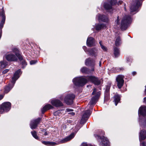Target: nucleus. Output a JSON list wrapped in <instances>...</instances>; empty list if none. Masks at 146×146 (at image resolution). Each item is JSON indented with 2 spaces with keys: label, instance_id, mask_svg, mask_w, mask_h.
Instances as JSON below:
<instances>
[{
  "label": "nucleus",
  "instance_id": "nucleus-11",
  "mask_svg": "<svg viewBox=\"0 0 146 146\" xmlns=\"http://www.w3.org/2000/svg\"><path fill=\"white\" fill-rule=\"evenodd\" d=\"M124 76L122 75H118L116 78V80L117 82V85L119 89L121 88L123 86L124 82Z\"/></svg>",
  "mask_w": 146,
  "mask_h": 146
},
{
  "label": "nucleus",
  "instance_id": "nucleus-12",
  "mask_svg": "<svg viewBox=\"0 0 146 146\" xmlns=\"http://www.w3.org/2000/svg\"><path fill=\"white\" fill-rule=\"evenodd\" d=\"M13 51L14 52L16 56L18 58L21 60V64L23 66H26L27 65V63L24 60H23V58L22 56L21 55L20 52L19 50L17 48H14L13 49Z\"/></svg>",
  "mask_w": 146,
  "mask_h": 146
},
{
  "label": "nucleus",
  "instance_id": "nucleus-38",
  "mask_svg": "<svg viewBox=\"0 0 146 146\" xmlns=\"http://www.w3.org/2000/svg\"><path fill=\"white\" fill-rule=\"evenodd\" d=\"M9 71V70L8 69H6L4 70L3 72L2 73L3 74H5L7 73Z\"/></svg>",
  "mask_w": 146,
  "mask_h": 146
},
{
  "label": "nucleus",
  "instance_id": "nucleus-32",
  "mask_svg": "<svg viewBox=\"0 0 146 146\" xmlns=\"http://www.w3.org/2000/svg\"><path fill=\"white\" fill-rule=\"evenodd\" d=\"M120 19L119 18V16L117 17V19L115 21V23L116 24V25L117 26H120V22H119Z\"/></svg>",
  "mask_w": 146,
  "mask_h": 146
},
{
  "label": "nucleus",
  "instance_id": "nucleus-44",
  "mask_svg": "<svg viewBox=\"0 0 146 146\" xmlns=\"http://www.w3.org/2000/svg\"><path fill=\"white\" fill-rule=\"evenodd\" d=\"M60 112V111H57L54 113V115H56L58 113Z\"/></svg>",
  "mask_w": 146,
  "mask_h": 146
},
{
  "label": "nucleus",
  "instance_id": "nucleus-18",
  "mask_svg": "<svg viewBox=\"0 0 146 146\" xmlns=\"http://www.w3.org/2000/svg\"><path fill=\"white\" fill-rule=\"evenodd\" d=\"M51 103L53 106L56 107L62 106H63V104L62 102L58 100H51Z\"/></svg>",
  "mask_w": 146,
  "mask_h": 146
},
{
  "label": "nucleus",
  "instance_id": "nucleus-7",
  "mask_svg": "<svg viewBox=\"0 0 146 146\" xmlns=\"http://www.w3.org/2000/svg\"><path fill=\"white\" fill-rule=\"evenodd\" d=\"M96 89L94 88L92 94L93 95H95L92 98L88 106V108L90 107V108L91 110H92L93 108L92 105L96 104L99 98L100 94V91H98L97 92H96Z\"/></svg>",
  "mask_w": 146,
  "mask_h": 146
},
{
  "label": "nucleus",
  "instance_id": "nucleus-8",
  "mask_svg": "<svg viewBox=\"0 0 146 146\" xmlns=\"http://www.w3.org/2000/svg\"><path fill=\"white\" fill-rule=\"evenodd\" d=\"M11 107V104L10 102H7L2 103L0 108V113L2 114L9 111Z\"/></svg>",
  "mask_w": 146,
  "mask_h": 146
},
{
  "label": "nucleus",
  "instance_id": "nucleus-31",
  "mask_svg": "<svg viewBox=\"0 0 146 146\" xmlns=\"http://www.w3.org/2000/svg\"><path fill=\"white\" fill-rule=\"evenodd\" d=\"M31 134L33 136V137L34 138H35L36 139L38 140L39 139V138L38 136L37 135L36 132L34 131L33 132H31Z\"/></svg>",
  "mask_w": 146,
  "mask_h": 146
},
{
  "label": "nucleus",
  "instance_id": "nucleus-51",
  "mask_svg": "<svg viewBox=\"0 0 146 146\" xmlns=\"http://www.w3.org/2000/svg\"><path fill=\"white\" fill-rule=\"evenodd\" d=\"M119 69L120 70H121L123 69V68H119Z\"/></svg>",
  "mask_w": 146,
  "mask_h": 146
},
{
  "label": "nucleus",
  "instance_id": "nucleus-2",
  "mask_svg": "<svg viewBox=\"0 0 146 146\" xmlns=\"http://www.w3.org/2000/svg\"><path fill=\"white\" fill-rule=\"evenodd\" d=\"M75 133H72L69 136L66 137L64 139L60 140L57 143L53 142L43 141L42 143L46 145L50 146H53L57 145L66 143L72 139L75 136Z\"/></svg>",
  "mask_w": 146,
  "mask_h": 146
},
{
  "label": "nucleus",
  "instance_id": "nucleus-21",
  "mask_svg": "<svg viewBox=\"0 0 146 146\" xmlns=\"http://www.w3.org/2000/svg\"><path fill=\"white\" fill-rule=\"evenodd\" d=\"M95 61L90 58L87 59L85 62V64L86 66H93L95 65Z\"/></svg>",
  "mask_w": 146,
  "mask_h": 146
},
{
  "label": "nucleus",
  "instance_id": "nucleus-26",
  "mask_svg": "<svg viewBox=\"0 0 146 146\" xmlns=\"http://www.w3.org/2000/svg\"><path fill=\"white\" fill-rule=\"evenodd\" d=\"M120 96L117 94H116L114 96V102L115 105L116 106L120 100Z\"/></svg>",
  "mask_w": 146,
  "mask_h": 146
},
{
  "label": "nucleus",
  "instance_id": "nucleus-50",
  "mask_svg": "<svg viewBox=\"0 0 146 146\" xmlns=\"http://www.w3.org/2000/svg\"><path fill=\"white\" fill-rule=\"evenodd\" d=\"M101 61H100V62H99V66H101Z\"/></svg>",
  "mask_w": 146,
  "mask_h": 146
},
{
  "label": "nucleus",
  "instance_id": "nucleus-22",
  "mask_svg": "<svg viewBox=\"0 0 146 146\" xmlns=\"http://www.w3.org/2000/svg\"><path fill=\"white\" fill-rule=\"evenodd\" d=\"M88 52L90 54L96 57L97 55L98 49L96 48L89 49H88Z\"/></svg>",
  "mask_w": 146,
  "mask_h": 146
},
{
  "label": "nucleus",
  "instance_id": "nucleus-3",
  "mask_svg": "<svg viewBox=\"0 0 146 146\" xmlns=\"http://www.w3.org/2000/svg\"><path fill=\"white\" fill-rule=\"evenodd\" d=\"M21 72L20 69H19L14 74L13 77L12 78L11 81L12 84H9L5 88V92L6 93H8L13 87L16 81L20 77V74Z\"/></svg>",
  "mask_w": 146,
  "mask_h": 146
},
{
  "label": "nucleus",
  "instance_id": "nucleus-40",
  "mask_svg": "<svg viewBox=\"0 0 146 146\" xmlns=\"http://www.w3.org/2000/svg\"><path fill=\"white\" fill-rule=\"evenodd\" d=\"M73 111V110L72 109L68 108L66 109V111L67 112H69V111Z\"/></svg>",
  "mask_w": 146,
  "mask_h": 146
},
{
  "label": "nucleus",
  "instance_id": "nucleus-55",
  "mask_svg": "<svg viewBox=\"0 0 146 146\" xmlns=\"http://www.w3.org/2000/svg\"><path fill=\"white\" fill-rule=\"evenodd\" d=\"M23 68H24V67H23Z\"/></svg>",
  "mask_w": 146,
  "mask_h": 146
},
{
  "label": "nucleus",
  "instance_id": "nucleus-45",
  "mask_svg": "<svg viewBox=\"0 0 146 146\" xmlns=\"http://www.w3.org/2000/svg\"><path fill=\"white\" fill-rule=\"evenodd\" d=\"M94 71V67H93L92 69H91V70H90V73L92 71Z\"/></svg>",
  "mask_w": 146,
  "mask_h": 146
},
{
  "label": "nucleus",
  "instance_id": "nucleus-15",
  "mask_svg": "<svg viewBox=\"0 0 146 146\" xmlns=\"http://www.w3.org/2000/svg\"><path fill=\"white\" fill-rule=\"evenodd\" d=\"M41 119V118H38L31 121L30 124L31 128L32 129H35L37 127L38 124L40 123Z\"/></svg>",
  "mask_w": 146,
  "mask_h": 146
},
{
  "label": "nucleus",
  "instance_id": "nucleus-5",
  "mask_svg": "<svg viewBox=\"0 0 146 146\" xmlns=\"http://www.w3.org/2000/svg\"><path fill=\"white\" fill-rule=\"evenodd\" d=\"M131 21V18L129 15H125L122 19L120 23V28L122 30H126L128 27Z\"/></svg>",
  "mask_w": 146,
  "mask_h": 146
},
{
  "label": "nucleus",
  "instance_id": "nucleus-34",
  "mask_svg": "<svg viewBox=\"0 0 146 146\" xmlns=\"http://www.w3.org/2000/svg\"><path fill=\"white\" fill-rule=\"evenodd\" d=\"M109 93H105L104 98L106 99H108L109 98Z\"/></svg>",
  "mask_w": 146,
  "mask_h": 146
},
{
  "label": "nucleus",
  "instance_id": "nucleus-28",
  "mask_svg": "<svg viewBox=\"0 0 146 146\" xmlns=\"http://www.w3.org/2000/svg\"><path fill=\"white\" fill-rule=\"evenodd\" d=\"M114 54L115 58L117 57L119 55V48L115 47L114 48Z\"/></svg>",
  "mask_w": 146,
  "mask_h": 146
},
{
  "label": "nucleus",
  "instance_id": "nucleus-17",
  "mask_svg": "<svg viewBox=\"0 0 146 146\" xmlns=\"http://www.w3.org/2000/svg\"><path fill=\"white\" fill-rule=\"evenodd\" d=\"M91 111L90 110H87L84 111L81 119V121L83 120L85 121L88 118L90 115Z\"/></svg>",
  "mask_w": 146,
  "mask_h": 146
},
{
  "label": "nucleus",
  "instance_id": "nucleus-36",
  "mask_svg": "<svg viewBox=\"0 0 146 146\" xmlns=\"http://www.w3.org/2000/svg\"><path fill=\"white\" fill-rule=\"evenodd\" d=\"M37 62V61L36 60H32L30 61V63L31 64H35Z\"/></svg>",
  "mask_w": 146,
  "mask_h": 146
},
{
  "label": "nucleus",
  "instance_id": "nucleus-29",
  "mask_svg": "<svg viewBox=\"0 0 146 146\" xmlns=\"http://www.w3.org/2000/svg\"><path fill=\"white\" fill-rule=\"evenodd\" d=\"M81 72L83 73L89 74L90 72L89 69L86 67H83L81 69Z\"/></svg>",
  "mask_w": 146,
  "mask_h": 146
},
{
  "label": "nucleus",
  "instance_id": "nucleus-35",
  "mask_svg": "<svg viewBox=\"0 0 146 146\" xmlns=\"http://www.w3.org/2000/svg\"><path fill=\"white\" fill-rule=\"evenodd\" d=\"M102 49L104 51H106L107 50V48L105 46H104L102 45L101 46Z\"/></svg>",
  "mask_w": 146,
  "mask_h": 146
},
{
  "label": "nucleus",
  "instance_id": "nucleus-39",
  "mask_svg": "<svg viewBox=\"0 0 146 146\" xmlns=\"http://www.w3.org/2000/svg\"><path fill=\"white\" fill-rule=\"evenodd\" d=\"M83 48L84 50L86 52H87V51L88 52V50H87V47L86 46H83Z\"/></svg>",
  "mask_w": 146,
  "mask_h": 146
},
{
  "label": "nucleus",
  "instance_id": "nucleus-47",
  "mask_svg": "<svg viewBox=\"0 0 146 146\" xmlns=\"http://www.w3.org/2000/svg\"><path fill=\"white\" fill-rule=\"evenodd\" d=\"M99 44L100 45V46H101L102 45H103L102 44V42L101 41H100L99 42Z\"/></svg>",
  "mask_w": 146,
  "mask_h": 146
},
{
  "label": "nucleus",
  "instance_id": "nucleus-23",
  "mask_svg": "<svg viewBox=\"0 0 146 146\" xmlns=\"http://www.w3.org/2000/svg\"><path fill=\"white\" fill-rule=\"evenodd\" d=\"M95 28L96 30L99 31L102 29L106 28V26L105 25L103 24H95Z\"/></svg>",
  "mask_w": 146,
  "mask_h": 146
},
{
  "label": "nucleus",
  "instance_id": "nucleus-13",
  "mask_svg": "<svg viewBox=\"0 0 146 146\" xmlns=\"http://www.w3.org/2000/svg\"><path fill=\"white\" fill-rule=\"evenodd\" d=\"M146 137V131L145 130H142L139 133V138L140 142V146H146L145 143L141 142V141L144 140Z\"/></svg>",
  "mask_w": 146,
  "mask_h": 146
},
{
  "label": "nucleus",
  "instance_id": "nucleus-10",
  "mask_svg": "<svg viewBox=\"0 0 146 146\" xmlns=\"http://www.w3.org/2000/svg\"><path fill=\"white\" fill-rule=\"evenodd\" d=\"M75 97L74 95L73 94H68L64 98V102L68 105L71 104L73 103V100Z\"/></svg>",
  "mask_w": 146,
  "mask_h": 146
},
{
  "label": "nucleus",
  "instance_id": "nucleus-24",
  "mask_svg": "<svg viewBox=\"0 0 146 146\" xmlns=\"http://www.w3.org/2000/svg\"><path fill=\"white\" fill-rule=\"evenodd\" d=\"M52 108L53 107L50 104H46L41 109L42 113L43 114L47 110Z\"/></svg>",
  "mask_w": 146,
  "mask_h": 146
},
{
  "label": "nucleus",
  "instance_id": "nucleus-6",
  "mask_svg": "<svg viewBox=\"0 0 146 146\" xmlns=\"http://www.w3.org/2000/svg\"><path fill=\"white\" fill-rule=\"evenodd\" d=\"M123 2L120 1L118 2L116 0H109L107 3H104L103 6L105 9L108 11L111 12L112 10V6L117 4L118 5L121 4Z\"/></svg>",
  "mask_w": 146,
  "mask_h": 146
},
{
  "label": "nucleus",
  "instance_id": "nucleus-33",
  "mask_svg": "<svg viewBox=\"0 0 146 146\" xmlns=\"http://www.w3.org/2000/svg\"><path fill=\"white\" fill-rule=\"evenodd\" d=\"M81 146H93L90 144L87 143H83L82 144Z\"/></svg>",
  "mask_w": 146,
  "mask_h": 146
},
{
  "label": "nucleus",
  "instance_id": "nucleus-54",
  "mask_svg": "<svg viewBox=\"0 0 146 146\" xmlns=\"http://www.w3.org/2000/svg\"><path fill=\"white\" fill-rule=\"evenodd\" d=\"M60 99L61 100H62V99H63V98H60Z\"/></svg>",
  "mask_w": 146,
  "mask_h": 146
},
{
  "label": "nucleus",
  "instance_id": "nucleus-53",
  "mask_svg": "<svg viewBox=\"0 0 146 146\" xmlns=\"http://www.w3.org/2000/svg\"><path fill=\"white\" fill-rule=\"evenodd\" d=\"M47 135V133L46 132H45V133H44V135Z\"/></svg>",
  "mask_w": 146,
  "mask_h": 146
},
{
  "label": "nucleus",
  "instance_id": "nucleus-9",
  "mask_svg": "<svg viewBox=\"0 0 146 146\" xmlns=\"http://www.w3.org/2000/svg\"><path fill=\"white\" fill-rule=\"evenodd\" d=\"M94 136L99 141H101L100 143L101 145L102 146H109V142L106 137L104 136L101 137L100 135H95Z\"/></svg>",
  "mask_w": 146,
  "mask_h": 146
},
{
  "label": "nucleus",
  "instance_id": "nucleus-30",
  "mask_svg": "<svg viewBox=\"0 0 146 146\" xmlns=\"http://www.w3.org/2000/svg\"><path fill=\"white\" fill-rule=\"evenodd\" d=\"M7 65V62L5 60L1 61L0 62V68L2 69L5 68Z\"/></svg>",
  "mask_w": 146,
  "mask_h": 146
},
{
  "label": "nucleus",
  "instance_id": "nucleus-27",
  "mask_svg": "<svg viewBox=\"0 0 146 146\" xmlns=\"http://www.w3.org/2000/svg\"><path fill=\"white\" fill-rule=\"evenodd\" d=\"M121 43L122 42L120 37L119 36L117 37L115 43V46H119Z\"/></svg>",
  "mask_w": 146,
  "mask_h": 146
},
{
  "label": "nucleus",
  "instance_id": "nucleus-4",
  "mask_svg": "<svg viewBox=\"0 0 146 146\" xmlns=\"http://www.w3.org/2000/svg\"><path fill=\"white\" fill-rule=\"evenodd\" d=\"M138 115L139 117V122L141 126L145 124L146 122L145 115H146V107L141 106L139 109Z\"/></svg>",
  "mask_w": 146,
  "mask_h": 146
},
{
  "label": "nucleus",
  "instance_id": "nucleus-42",
  "mask_svg": "<svg viewBox=\"0 0 146 146\" xmlns=\"http://www.w3.org/2000/svg\"><path fill=\"white\" fill-rule=\"evenodd\" d=\"M68 114H70V115H75V113L72 112H70V113H68Z\"/></svg>",
  "mask_w": 146,
  "mask_h": 146
},
{
  "label": "nucleus",
  "instance_id": "nucleus-16",
  "mask_svg": "<svg viewBox=\"0 0 146 146\" xmlns=\"http://www.w3.org/2000/svg\"><path fill=\"white\" fill-rule=\"evenodd\" d=\"M6 59L8 61H15L17 60V57L12 53H10L7 54L5 55Z\"/></svg>",
  "mask_w": 146,
  "mask_h": 146
},
{
  "label": "nucleus",
  "instance_id": "nucleus-20",
  "mask_svg": "<svg viewBox=\"0 0 146 146\" xmlns=\"http://www.w3.org/2000/svg\"><path fill=\"white\" fill-rule=\"evenodd\" d=\"M95 40L92 37H88L87 40L86 44L88 46H92L94 45Z\"/></svg>",
  "mask_w": 146,
  "mask_h": 146
},
{
  "label": "nucleus",
  "instance_id": "nucleus-1",
  "mask_svg": "<svg viewBox=\"0 0 146 146\" xmlns=\"http://www.w3.org/2000/svg\"><path fill=\"white\" fill-rule=\"evenodd\" d=\"M72 81L74 84L77 86H83L88 82H90L97 85L100 83V80L97 78L92 76H88L86 78L83 76L75 78Z\"/></svg>",
  "mask_w": 146,
  "mask_h": 146
},
{
  "label": "nucleus",
  "instance_id": "nucleus-19",
  "mask_svg": "<svg viewBox=\"0 0 146 146\" xmlns=\"http://www.w3.org/2000/svg\"><path fill=\"white\" fill-rule=\"evenodd\" d=\"M96 17L98 18V19L100 22L102 21L104 22H107L108 21V17L104 15L99 14L97 15Z\"/></svg>",
  "mask_w": 146,
  "mask_h": 146
},
{
  "label": "nucleus",
  "instance_id": "nucleus-52",
  "mask_svg": "<svg viewBox=\"0 0 146 146\" xmlns=\"http://www.w3.org/2000/svg\"><path fill=\"white\" fill-rule=\"evenodd\" d=\"M144 102H145V100H146V97H144Z\"/></svg>",
  "mask_w": 146,
  "mask_h": 146
},
{
  "label": "nucleus",
  "instance_id": "nucleus-14",
  "mask_svg": "<svg viewBox=\"0 0 146 146\" xmlns=\"http://www.w3.org/2000/svg\"><path fill=\"white\" fill-rule=\"evenodd\" d=\"M133 4L130 7V9L131 12L136 11H137L141 4L138 0H136L135 2H133Z\"/></svg>",
  "mask_w": 146,
  "mask_h": 146
},
{
  "label": "nucleus",
  "instance_id": "nucleus-25",
  "mask_svg": "<svg viewBox=\"0 0 146 146\" xmlns=\"http://www.w3.org/2000/svg\"><path fill=\"white\" fill-rule=\"evenodd\" d=\"M1 16L2 17V20L0 23V29H1L3 27L5 20V14L4 11H2Z\"/></svg>",
  "mask_w": 146,
  "mask_h": 146
},
{
  "label": "nucleus",
  "instance_id": "nucleus-37",
  "mask_svg": "<svg viewBox=\"0 0 146 146\" xmlns=\"http://www.w3.org/2000/svg\"><path fill=\"white\" fill-rule=\"evenodd\" d=\"M80 127L79 125H76V126L75 127V129H76L75 131H76V133L78 131V130L80 129Z\"/></svg>",
  "mask_w": 146,
  "mask_h": 146
},
{
  "label": "nucleus",
  "instance_id": "nucleus-41",
  "mask_svg": "<svg viewBox=\"0 0 146 146\" xmlns=\"http://www.w3.org/2000/svg\"><path fill=\"white\" fill-rule=\"evenodd\" d=\"M110 86H108L106 87V90H110Z\"/></svg>",
  "mask_w": 146,
  "mask_h": 146
},
{
  "label": "nucleus",
  "instance_id": "nucleus-43",
  "mask_svg": "<svg viewBox=\"0 0 146 146\" xmlns=\"http://www.w3.org/2000/svg\"><path fill=\"white\" fill-rule=\"evenodd\" d=\"M3 98V96L2 95H0V100H2Z\"/></svg>",
  "mask_w": 146,
  "mask_h": 146
},
{
  "label": "nucleus",
  "instance_id": "nucleus-48",
  "mask_svg": "<svg viewBox=\"0 0 146 146\" xmlns=\"http://www.w3.org/2000/svg\"><path fill=\"white\" fill-rule=\"evenodd\" d=\"M109 91L110 90H106L105 93H109Z\"/></svg>",
  "mask_w": 146,
  "mask_h": 146
},
{
  "label": "nucleus",
  "instance_id": "nucleus-46",
  "mask_svg": "<svg viewBox=\"0 0 146 146\" xmlns=\"http://www.w3.org/2000/svg\"><path fill=\"white\" fill-rule=\"evenodd\" d=\"M136 74V72L135 71L133 72L132 73V74L133 76L135 75Z\"/></svg>",
  "mask_w": 146,
  "mask_h": 146
},
{
  "label": "nucleus",
  "instance_id": "nucleus-49",
  "mask_svg": "<svg viewBox=\"0 0 146 146\" xmlns=\"http://www.w3.org/2000/svg\"><path fill=\"white\" fill-rule=\"evenodd\" d=\"M145 94H146V85L145 86Z\"/></svg>",
  "mask_w": 146,
  "mask_h": 146
}]
</instances>
